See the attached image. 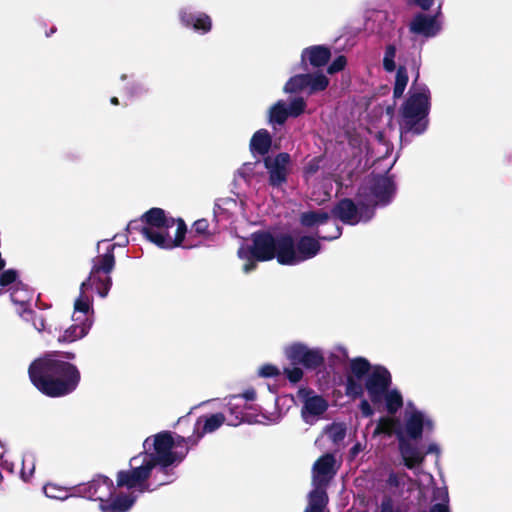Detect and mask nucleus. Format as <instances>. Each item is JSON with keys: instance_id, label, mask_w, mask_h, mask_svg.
<instances>
[{"instance_id": "9d476101", "label": "nucleus", "mask_w": 512, "mask_h": 512, "mask_svg": "<svg viewBox=\"0 0 512 512\" xmlns=\"http://www.w3.org/2000/svg\"><path fill=\"white\" fill-rule=\"evenodd\" d=\"M280 248L279 263L282 265H297L316 256L320 250V244L316 239L304 236L299 239L295 246L293 239L285 235L282 236Z\"/></svg>"}, {"instance_id": "a19ab883", "label": "nucleus", "mask_w": 512, "mask_h": 512, "mask_svg": "<svg viewBox=\"0 0 512 512\" xmlns=\"http://www.w3.org/2000/svg\"><path fill=\"white\" fill-rule=\"evenodd\" d=\"M289 116H298L305 109V101L302 98H295L287 106Z\"/></svg>"}, {"instance_id": "bb28decb", "label": "nucleus", "mask_w": 512, "mask_h": 512, "mask_svg": "<svg viewBox=\"0 0 512 512\" xmlns=\"http://www.w3.org/2000/svg\"><path fill=\"white\" fill-rule=\"evenodd\" d=\"M330 219V214L323 210L308 211L301 214L300 221L306 227H319L327 224Z\"/></svg>"}, {"instance_id": "f8f14e48", "label": "nucleus", "mask_w": 512, "mask_h": 512, "mask_svg": "<svg viewBox=\"0 0 512 512\" xmlns=\"http://www.w3.org/2000/svg\"><path fill=\"white\" fill-rule=\"evenodd\" d=\"M284 354L291 362L302 364L307 369H316L324 363V355L320 348H310L301 342L287 345Z\"/></svg>"}, {"instance_id": "2f4dec72", "label": "nucleus", "mask_w": 512, "mask_h": 512, "mask_svg": "<svg viewBox=\"0 0 512 512\" xmlns=\"http://www.w3.org/2000/svg\"><path fill=\"white\" fill-rule=\"evenodd\" d=\"M307 74H299L291 77L284 86V92L296 93L306 90Z\"/></svg>"}, {"instance_id": "aec40b11", "label": "nucleus", "mask_w": 512, "mask_h": 512, "mask_svg": "<svg viewBox=\"0 0 512 512\" xmlns=\"http://www.w3.org/2000/svg\"><path fill=\"white\" fill-rule=\"evenodd\" d=\"M180 19L186 27H191L201 34L208 33L212 28L211 18L205 13L182 10Z\"/></svg>"}, {"instance_id": "ddd939ff", "label": "nucleus", "mask_w": 512, "mask_h": 512, "mask_svg": "<svg viewBox=\"0 0 512 512\" xmlns=\"http://www.w3.org/2000/svg\"><path fill=\"white\" fill-rule=\"evenodd\" d=\"M92 311H76V300L72 314L73 324L67 327L58 337L60 343H72L85 337L93 325Z\"/></svg>"}, {"instance_id": "412c9836", "label": "nucleus", "mask_w": 512, "mask_h": 512, "mask_svg": "<svg viewBox=\"0 0 512 512\" xmlns=\"http://www.w3.org/2000/svg\"><path fill=\"white\" fill-rule=\"evenodd\" d=\"M225 422V416L222 413L212 414L198 418L195 431L197 432V440L207 433H212L220 428Z\"/></svg>"}, {"instance_id": "bf43d9fd", "label": "nucleus", "mask_w": 512, "mask_h": 512, "mask_svg": "<svg viewBox=\"0 0 512 512\" xmlns=\"http://www.w3.org/2000/svg\"><path fill=\"white\" fill-rule=\"evenodd\" d=\"M394 512H401V510H400V509H397V510H395Z\"/></svg>"}, {"instance_id": "a211bd4d", "label": "nucleus", "mask_w": 512, "mask_h": 512, "mask_svg": "<svg viewBox=\"0 0 512 512\" xmlns=\"http://www.w3.org/2000/svg\"><path fill=\"white\" fill-rule=\"evenodd\" d=\"M335 458L331 454H326L320 457L313 465V486L314 489H324L330 479L336 473Z\"/></svg>"}, {"instance_id": "8fccbe9b", "label": "nucleus", "mask_w": 512, "mask_h": 512, "mask_svg": "<svg viewBox=\"0 0 512 512\" xmlns=\"http://www.w3.org/2000/svg\"><path fill=\"white\" fill-rule=\"evenodd\" d=\"M332 232L330 234H325V235H319V237L321 239H324V240H334V239H337L340 235H341V228L336 225V224H332Z\"/></svg>"}, {"instance_id": "a878e982", "label": "nucleus", "mask_w": 512, "mask_h": 512, "mask_svg": "<svg viewBox=\"0 0 512 512\" xmlns=\"http://www.w3.org/2000/svg\"><path fill=\"white\" fill-rule=\"evenodd\" d=\"M328 497L324 489H313L309 494L308 505L304 512H328Z\"/></svg>"}, {"instance_id": "58836bf2", "label": "nucleus", "mask_w": 512, "mask_h": 512, "mask_svg": "<svg viewBox=\"0 0 512 512\" xmlns=\"http://www.w3.org/2000/svg\"><path fill=\"white\" fill-rule=\"evenodd\" d=\"M396 48L394 45H388L385 49L383 57V67L388 72H393L396 68L395 64Z\"/></svg>"}, {"instance_id": "e433bc0d", "label": "nucleus", "mask_w": 512, "mask_h": 512, "mask_svg": "<svg viewBox=\"0 0 512 512\" xmlns=\"http://www.w3.org/2000/svg\"><path fill=\"white\" fill-rule=\"evenodd\" d=\"M238 209V203L232 198L219 199L215 204L214 213L219 217L223 212L234 213Z\"/></svg>"}, {"instance_id": "cd10ccee", "label": "nucleus", "mask_w": 512, "mask_h": 512, "mask_svg": "<svg viewBox=\"0 0 512 512\" xmlns=\"http://www.w3.org/2000/svg\"><path fill=\"white\" fill-rule=\"evenodd\" d=\"M46 497L56 500H66L69 497L76 496V487L65 488L56 484H47L43 487Z\"/></svg>"}, {"instance_id": "f704fd0d", "label": "nucleus", "mask_w": 512, "mask_h": 512, "mask_svg": "<svg viewBox=\"0 0 512 512\" xmlns=\"http://www.w3.org/2000/svg\"><path fill=\"white\" fill-rule=\"evenodd\" d=\"M408 83V74L404 66H400L396 72L395 85H394V97L399 98L403 95V92Z\"/></svg>"}, {"instance_id": "393cba45", "label": "nucleus", "mask_w": 512, "mask_h": 512, "mask_svg": "<svg viewBox=\"0 0 512 512\" xmlns=\"http://www.w3.org/2000/svg\"><path fill=\"white\" fill-rule=\"evenodd\" d=\"M271 136L265 129L254 133L250 141V149L253 154L265 155L271 146Z\"/></svg>"}, {"instance_id": "603ef678", "label": "nucleus", "mask_w": 512, "mask_h": 512, "mask_svg": "<svg viewBox=\"0 0 512 512\" xmlns=\"http://www.w3.org/2000/svg\"><path fill=\"white\" fill-rule=\"evenodd\" d=\"M394 505L391 498H385L379 507V512H394Z\"/></svg>"}, {"instance_id": "4c0bfd02", "label": "nucleus", "mask_w": 512, "mask_h": 512, "mask_svg": "<svg viewBox=\"0 0 512 512\" xmlns=\"http://www.w3.org/2000/svg\"><path fill=\"white\" fill-rule=\"evenodd\" d=\"M35 470V458L32 454H25L22 459L21 477L24 481L31 478Z\"/></svg>"}, {"instance_id": "7ed1b4c3", "label": "nucleus", "mask_w": 512, "mask_h": 512, "mask_svg": "<svg viewBox=\"0 0 512 512\" xmlns=\"http://www.w3.org/2000/svg\"><path fill=\"white\" fill-rule=\"evenodd\" d=\"M29 376L39 391L51 397L73 392L80 382L77 367L56 352L35 360L29 367Z\"/></svg>"}, {"instance_id": "4468645a", "label": "nucleus", "mask_w": 512, "mask_h": 512, "mask_svg": "<svg viewBox=\"0 0 512 512\" xmlns=\"http://www.w3.org/2000/svg\"><path fill=\"white\" fill-rule=\"evenodd\" d=\"M369 370V361L363 357L350 360L349 374L346 377L345 393L348 397L356 399L363 396L364 385L362 379Z\"/></svg>"}, {"instance_id": "6e6552de", "label": "nucleus", "mask_w": 512, "mask_h": 512, "mask_svg": "<svg viewBox=\"0 0 512 512\" xmlns=\"http://www.w3.org/2000/svg\"><path fill=\"white\" fill-rule=\"evenodd\" d=\"M429 110L430 91L428 87L413 86L400 112L401 138L407 133L422 134L427 129Z\"/></svg>"}, {"instance_id": "7c9ffc66", "label": "nucleus", "mask_w": 512, "mask_h": 512, "mask_svg": "<svg viewBox=\"0 0 512 512\" xmlns=\"http://www.w3.org/2000/svg\"><path fill=\"white\" fill-rule=\"evenodd\" d=\"M408 475L406 473H396L391 471L386 480L388 489L393 493H401L406 485Z\"/></svg>"}, {"instance_id": "4be33fe9", "label": "nucleus", "mask_w": 512, "mask_h": 512, "mask_svg": "<svg viewBox=\"0 0 512 512\" xmlns=\"http://www.w3.org/2000/svg\"><path fill=\"white\" fill-rule=\"evenodd\" d=\"M331 56L330 50L324 46H312L303 50L301 54L302 62L309 61L314 67L325 65Z\"/></svg>"}, {"instance_id": "c9c22d12", "label": "nucleus", "mask_w": 512, "mask_h": 512, "mask_svg": "<svg viewBox=\"0 0 512 512\" xmlns=\"http://www.w3.org/2000/svg\"><path fill=\"white\" fill-rule=\"evenodd\" d=\"M19 316L27 321L31 322L32 326L38 332H41L45 329V322L42 315H36L31 309H23L22 312H19Z\"/></svg>"}, {"instance_id": "f03ea898", "label": "nucleus", "mask_w": 512, "mask_h": 512, "mask_svg": "<svg viewBox=\"0 0 512 512\" xmlns=\"http://www.w3.org/2000/svg\"><path fill=\"white\" fill-rule=\"evenodd\" d=\"M395 194V185L389 176H371L365 179L358 190L357 203L341 200L332 213L342 222L355 225L369 221L376 206L387 205Z\"/></svg>"}, {"instance_id": "c85d7f7f", "label": "nucleus", "mask_w": 512, "mask_h": 512, "mask_svg": "<svg viewBox=\"0 0 512 512\" xmlns=\"http://www.w3.org/2000/svg\"><path fill=\"white\" fill-rule=\"evenodd\" d=\"M306 90L314 94L325 90L329 85V79L322 73L307 74Z\"/></svg>"}, {"instance_id": "9b49d317", "label": "nucleus", "mask_w": 512, "mask_h": 512, "mask_svg": "<svg viewBox=\"0 0 512 512\" xmlns=\"http://www.w3.org/2000/svg\"><path fill=\"white\" fill-rule=\"evenodd\" d=\"M391 384L392 377L386 367L369 363V370L364 376V387L372 403H381L383 393Z\"/></svg>"}, {"instance_id": "2eb2a0df", "label": "nucleus", "mask_w": 512, "mask_h": 512, "mask_svg": "<svg viewBox=\"0 0 512 512\" xmlns=\"http://www.w3.org/2000/svg\"><path fill=\"white\" fill-rule=\"evenodd\" d=\"M302 394L303 405L301 408V416L305 423L313 425L316 423L328 409L327 400L315 394L312 391H307Z\"/></svg>"}, {"instance_id": "de8ad7c7", "label": "nucleus", "mask_w": 512, "mask_h": 512, "mask_svg": "<svg viewBox=\"0 0 512 512\" xmlns=\"http://www.w3.org/2000/svg\"><path fill=\"white\" fill-rule=\"evenodd\" d=\"M319 167H320V159L319 158H313L312 160H310L305 167L306 179L309 180V178L318 171Z\"/></svg>"}, {"instance_id": "f257e3e1", "label": "nucleus", "mask_w": 512, "mask_h": 512, "mask_svg": "<svg viewBox=\"0 0 512 512\" xmlns=\"http://www.w3.org/2000/svg\"><path fill=\"white\" fill-rule=\"evenodd\" d=\"M190 440L168 431L147 437L144 451L130 459L129 469L117 473V488L145 493L173 482L176 476L172 467L186 457Z\"/></svg>"}, {"instance_id": "09e8293b", "label": "nucleus", "mask_w": 512, "mask_h": 512, "mask_svg": "<svg viewBox=\"0 0 512 512\" xmlns=\"http://www.w3.org/2000/svg\"><path fill=\"white\" fill-rule=\"evenodd\" d=\"M359 409L364 417H371L374 414V409L367 399L361 400Z\"/></svg>"}, {"instance_id": "473e14b6", "label": "nucleus", "mask_w": 512, "mask_h": 512, "mask_svg": "<svg viewBox=\"0 0 512 512\" xmlns=\"http://www.w3.org/2000/svg\"><path fill=\"white\" fill-rule=\"evenodd\" d=\"M346 430L345 424L333 423L326 427L325 433L334 444H339L346 437Z\"/></svg>"}, {"instance_id": "423d86ee", "label": "nucleus", "mask_w": 512, "mask_h": 512, "mask_svg": "<svg viewBox=\"0 0 512 512\" xmlns=\"http://www.w3.org/2000/svg\"><path fill=\"white\" fill-rule=\"evenodd\" d=\"M145 225L143 235L152 243L163 249H172L181 245L186 225L182 219L168 217L160 208H152L142 217Z\"/></svg>"}, {"instance_id": "37998d69", "label": "nucleus", "mask_w": 512, "mask_h": 512, "mask_svg": "<svg viewBox=\"0 0 512 512\" xmlns=\"http://www.w3.org/2000/svg\"><path fill=\"white\" fill-rule=\"evenodd\" d=\"M17 273L14 270L4 271L0 276V286L1 287H12L14 284L18 283L16 281Z\"/></svg>"}, {"instance_id": "1a4fd4ad", "label": "nucleus", "mask_w": 512, "mask_h": 512, "mask_svg": "<svg viewBox=\"0 0 512 512\" xmlns=\"http://www.w3.org/2000/svg\"><path fill=\"white\" fill-rule=\"evenodd\" d=\"M282 236L274 237L265 232L252 234V244L242 245L238 249V257L245 261L243 265L244 273L254 270L256 268V261H269L276 258L279 262Z\"/></svg>"}, {"instance_id": "864d4df0", "label": "nucleus", "mask_w": 512, "mask_h": 512, "mask_svg": "<svg viewBox=\"0 0 512 512\" xmlns=\"http://www.w3.org/2000/svg\"><path fill=\"white\" fill-rule=\"evenodd\" d=\"M239 396V400L242 398L246 401H254L256 399V392L254 389L250 388L245 390L241 395Z\"/></svg>"}, {"instance_id": "3c124183", "label": "nucleus", "mask_w": 512, "mask_h": 512, "mask_svg": "<svg viewBox=\"0 0 512 512\" xmlns=\"http://www.w3.org/2000/svg\"><path fill=\"white\" fill-rule=\"evenodd\" d=\"M444 500L445 503H438L433 505L430 509V512H450L448 507V496L446 492H444Z\"/></svg>"}, {"instance_id": "79ce46f5", "label": "nucleus", "mask_w": 512, "mask_h": 512, "mask_svg": "<svg viewBox=\"0 0 512 512\" xmlns=\"http://www.w3.org/2000/svg\"><path fill=\"white\" fill-rule=\"evenodd\" d=\"M191 233H195L199 236H208L210 234L208 221L206 219L195 221L192 225Z\"/></svg>"}, {"instance_id": "49530a36", "label": "nucleus", "mask_w": 512, "mask_h": 512, "mask_svg": "<svg viewBox=\"0 0 512 512\" xmlns=\"http://www.w3.org/2000/svg\"><path fill=\"white\" fill-rule=\"evenodd\" d=\"M346 65V58L338 56L328 67V73L334 74L341 71Z\"/></svg>"}, {"instance_id": "c756f323", "label": "nucleus", "mask_w": 512, "mask_h": 512, "mask_svg": "<svg viewBox=\"0 0 512 512\" xmlns=\"http://www.w3.org/2000/svg\"><path fill=\"white\" fill-rule=\"evenodd\" d=\"M288 108L284 101L280 100L269 109V123L282 125L288 118Z\"/></svg>"}, {"instance_id": "c03bdc74", "label": "nucleus", "mask_w": 512, "mask_h": 512, "mask_svg": "<svg viewBox=\"0 0 512 512\" xmlns=\"http://www.w3.org/2000/svg\"><path fill=\"white\" fill-rule=\"evenodd\" d=\"M284 374L291 383H298L303 377V370L300 367H287Z\"/></svg>"}, {"instance_id": "39448f33", "label": "nucleus", "mask_w": 512, "mask_h": 512, "mask_svg": "<svg viewBox=\"0 0 512 512\" xmlns=\"http://www.w3.org/2000/svg\"><path fill=\"white\" fill-rule=\"evenodd\" d=\"M435 429L432 415L418 407L414 402L407 401L402 414V420L397 417H381L374 430V436L406 437L419 440L423 435L431 434Z\"/></svg>"}, {"instance_id": "4d7b16f0", "label": "nucleus", "mask_w": 512, "mask_h": 512, "mask_svg": "<svg viewBox=\"0 0 512 512\" xmlns=\"http://www.w3.org/2000/svg\"><path fill=\"white\" fill-rule=\"evenodd\" d=\"M362 450V446L360 443H357L355 444L352 448H351V453L352 455H357L360 451Z\"/></svg>"}, {"instance_id": "0eeeda50", "label": "nucleus", "mask_w": 512, "mask_h": 512, "mask_svg": "<svg viewBox=\"0 0 512 512\" xmlns=\"http://www.w3.org/2000/svg\"><path fill=\"white\" fill-rule=\"evenodd\" d=\"M128 494H116L113 482L104 476H99L91 482L76 487V496L100 501L102 512H127L141 493L127 489Z\"/></svg>"}, {"instance_id": "5701e85b", "label": "nucleus", "mask_w": 512, "mask_h": 512, "mask_svg": "<svg viewBox=\"0 0 512 512\" xmlns=\"http://www.w3.org/2000/svg\"><path fill=\"white\" fill-rule=\"evenodd\" d=\"M381 402L384 403L389 417H395L394 415L404 406V399L401 392L397 388H391V386L383 393Z\"/></svg>"}, {"instance_id": "a18cd8bd", "label": "nucleus", "mask_w": 512, "mask_h": 512, "mask_svg": "<svg viewBox=\"0 0 512 512\" xmlns=\"http://www.w3.org/2000/svg\"><path fill=\"white\" fill-rule=\"evenodd\" d=\"M258 374L264 378L276 377L280 374V370L275 365L265 364L259 368Z\"/></svg>"}, {"instance_id": "72a5a7b5", "label": "nucleus", "mask_w": 512, "mask_h": 512, "mask_svg": "<svg viewBox=\"0 0 512 512\" xmlns=\"http://www.w3.org/2000/svg\"><path fill=\"white\" fill-rule=\"evenodd\" d=\"M238 400H239V396L233 395L229 398V402H228L229 411H230L231 415L235 416V419L231 420V422L229 423L230 425H233V426H236V425L240 424L241 422L248 420V418L244 414L243 410L240 409V406L237 403Z\"/></svg>"}, {"instance_id": "ea45409f", "label": "nucleus", "mask_w": 512, "mask_h": 512, "mask_svg": "<svg viewBox=\"0 0 512 512\" xmlns=\"http://www.w3.org/2000/svg\"><path fill=\"white\" fill-rule=\"evenodd\" d=\"M348 359L347 349L341 345H337L330 351V360L332 364H340Z\"/></svg>"}, {"instance_id": "20e7f679", "label": "nucleus", "mask_w": 512, "mask_h": 512, "mask_svg": "<svg viewBox=\"0 0 512 512\" xmlns=\"http://www.w3.org/2000/svg\"><path fill=\"white\" fill-rule=\"evenodd\" d=\"M115 244L108 240L98 242L97 249L104 250L102 254L92 259L89 276L80 285V291L76 300V311H92L93 298L90 294L94 290L100 297L105 298L112 286L111 273L115 267Z\"/></svg>"}, {"instance_id": "dca6fc26", "label": "nucleus", "mask_w": 512, "mask_h": 512, "mask_svg": "<svg viewBox=\"0 0 512 512\" xmlns=\"http://www.w3.org/2000/svg\"><path fill=\"white\" fill-rule=\"evenodd\" d=\"M440 10L441 5H439L438 12L435 16H428L423 13L415 15L409 24L410 32L426 39L438 35L442 29V24L439 21Z\"/></svg>"}, {"instance_id": "6e6d98bb", "label": "nucleus", "mask_w": 512, "mask_h": 512, "mask_svg": "<svg viewBox=\"0 0 512 512\" xmlns=\"http://www.w3.org/2000/svg\"><path fill=\"white\" fill-rule=\"evenodd\" d=\"M419 7H421L424 10L429 9L432 4L433 0H413Z\"/></svg>"}, {"instance_id": "13d9d810", "label": "nucleus", "mask_w": 512, "mask_h": 512, "mask_svg": "<svg viewBox=\"0 0 512 512\" xmlns=\"http://www.w3.org/2000/svg\"><path fill=\"white\" fill-rule=\"evenodd\" d=\"M111 103L114 104V105H117L118 104V99L116 97H113L111 99Z\"/></svg>"}, {"instance_id": "6ab92c4d", "label": "nucleus", "mask_w": 512, "mask_h": 512, "mask_svg": "<svg viewBox=\"0 0 512 512\" xmlns=\"http://www.w3.org/2000/svg\"><path fill=\"white\" fill-rule=\"evenodd\" d=\"M398 449L404 465L408 469H414L421 465L425 460V453L412 441L414 439L406 437H397Z\"/></svg>"}, {"instance_id": "b1692460", "label": "nucleus", "mask_w": 512, "mask_h": 512, "mask_svg": "<svg viewBox=\"0 0 512 512\" xmlns=\"http://www.w3.org/2000/svg\"><path fill=\"white\" fill-rule=\"evenodd\" d=\"M8 291L10 292L11 301L18 306V314L23 309H29L27 305L32 299V292L23 283L14 284V286L8 288Z\"/></svg>"}, {"instance_id": "f3484780", "label": "nucleus", "mask_w": 512, "mask_h": 512, "mask_svg": "<svg viewBox=\"0 0 512 512\" xmlns=\"http://www.w3.org/2000/svg\"><path fill=\"white\" fill-rule=\"evenodd\" d=\"M290 156L287 153H280L275 157H267L264 164L269 173V183L278 187L282 185L288 175Z\"/></svg>"}, {"instance_id": "5fc2aeb1", "label": "nucleus", "mask_w": 512, "mask_h": 512, "mask_svg": "<svg viewBox=\"0 0 512 512\" xmlns=\"http://www.w3.org/2000/svg\"><path fill=\"white\" fill-rule=\"evenodd\" d=\"M425 455L426 454H436V455H439L440 454V447L438 446V444L436 443H430L427 447V451L424 452Z\"/></svg>"}]
</instances>
